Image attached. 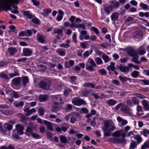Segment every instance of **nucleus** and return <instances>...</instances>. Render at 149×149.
Here are the masks:
<instances>
[{"label": "nucleus", "instance_id": "obj_24", "mask_svg": "<svg viewBox=\"0 0 149 149\" xmlns=\"http://www.w3.org/2000/svg\"><path fill=\"white\" fill-rule=\"evenodd\" d=\"M79 110V112L80 113H84V114H86L88 113L89 111L88 109L86 108H83L81 109L77 108L76 110Z\"/></svg>", "mask_w": 149, "mask_h": 149}, {"label": "nucleus", "instance_id": "obj_36", "mask_svg": "<svg viewBox=\"0 0 149 149\" xmlns=\"http://www.w3.org/2000/svg\"><path fill=\"white\" fill-rule=\"evenodd\" d=\"M139 16L141 17H143L145 16L146 17H149V13H143V12H139Z\"/></svg>", "mask_w": 149, "mask_h": 149}, {"label": "nucleus", "instance_id": "obj_57", "mask_svg": "<svg viewBox=\"0 0 149 149\" xmlns=\"http://www.w3.org/2000/svg\"><path fill=\"white\" fill-rule=\"evenodd\" d=\"M32 22L36 24H39L40 22L39 19L36 17L33 18L32 19Z\"/></svg>", "mask_w": 149, "mask_h": 149}, {"label": "nucleus", "instance_id": "obj_15", "mask_svg": "<svg viewBox=\"0 0 149 149\" xmlns=\"http://www.w3.org/2000/svg\"><path fill=\"white\" fill-rule=\"evenodd\" d=\"M143 107V108L146 111L149 110V102L146 100H143L141 101Z\"/></svg>", "mask_w": 149, "mask_h": 149}, {"label": "nucleus", "instance_id": "obj_27", "mask_svg": "<svg viewBox=\"0 0 149 149\" xmlns=\"http://www.w3.org/2000/svg\"><path fill=\"white\" fill-rule=\"evenodd\" d=\"M101 57L103 59L105 63L108 62L111 59L109 58V56L106 55L105 53L102 54Z\"/></svg>", "mask_w": 149, "mask_h": 149}, {"label": "nucleus", "instance_id": "obj_3", "mask_svg": "<svg viewBox=\"0 0 149 149\" xmlns=\"http://www.w3.org/2000/svg\"><path fill=\"white\" fill-rule=\"evenodd\" d=\"M40 87L43 89L47 90L50 88L51 81L47 79H45L40 81L39 84Z\"/></svg>", "mask_w": 149, "mask_h": 149}, {"label": "nucleus", "instance_id": "obj_44", "mask_svg": "<svg viewBox=\"0 0 149 149\" xmlns=\"http://www.w3.org/2000/svg\"><path fill=\"white\" fill-rule=\"evenodd\" d=\"M19 73L18 71H15L14 73H11L9 74V75L10 78H12L14 77L19 76Z\"/></svg>", "mask_w": 149, "mask_h": 149}, {"label": "nucleus", "instance_id": "obj_34", "mask_svg": "<svg viewBox=\"0 0 149 149\" xmlns=\"http://www.w3.org/2000/svg\"><path fill=\"white\" fill-rule=\"evenodd\" d=\"M83 86L84 87H90L92 88H94L95 85L92 83H86L84 84Z\"/></svg>", "mask_w": 149, "mask_h": 149}, {"label": "nucleus", "instance_id": "obj_55", "mask_svg": "<svg viewBox=\"0 0 149 149\" xmlns=\"http://www.w3.org/2000/svg\"><path fill=\"white\" fill-rule=\"evenodd\" d=\"M111 82L117 86H120V82L117 80H113Z\"/></svg>", "mask_w": 149, "mask_h": 149}, {"label": "nucleus", "instance_id": "obj_38", "mask_svg": "<svg viewBox=\"0 0 149 149\" xmlns=\"http://www.w3.org/2000/svg\"><path fill=\"white\" fill-rule=\"evenodd\" d=\"M95 60L96 64L98 65L102 64L103 63L101 59L99 57L96 58L95 59Z\"/></svg>", "mask_w": 149, "mask_h": 149}, {"label": "nucleus", "instance_id": "obj_31", "mask_svg": "<svg viewBox=\"0 0 149 149\" xmlns=\"http://www.w3.org/2000/svg\"><path fill=\"white\" fill-rule=\"evenodd\" d=\"M8 50L11 55H14L17 52V49L15 48H8Z\"/></svg>", "mask_w": 149, "mask_h": 149}, {"label": "nucleus", "instance_id": "obj_14", "mask_svg": "<svg viewBox=\"0 0 149 149\" xmlns=\"http://www.w3.org/2000/svg\"><path fill=\"white\" fill-rule=\"evenodd\" d=\"M32 50L29 48H25L23 49V54L25 56H29L32 55Z\"/></svg>", "mask_w": 149, "mask_h": 149}, {"label": "nucleus", "instance_id": "obj_16", "mask_svg": "<svg viewBox=\"0 0 149 149\" xmlns=\"http://www.w3.org/2000/svg\"><path fill=\"white\" fill-rule=\"evenodd\" d=\"M117 119L118 122L120 123L122 126H125L128 123V121L127 120L124 119L120 116H117Z\"/></svg>", "mask_w": 149, "mask_h": 149}, {"label": "nucleus", "instance_id": "obj_17", "mask_svg": "<svg viewBox=\"0 0 149 149\" xmlns=\"http://www.w3.org/2000/svg\"><path fill=\"white\" fill-rule=\"evenodd\" d=\"M68 139L69 140L67 139V138L65 136L63 135L60 136L59 137V139L60 141L64 144L69 142V141H70V137H68Z\"/></svg>", "mask_w": 149, "mask_h": 149}, {"label": "nucleus", "instance_id": "obj_1", "mask_svg": "<svg viewBox=\"0 0 149 149\" xmlns=\"http://www.w3.org/2000/svg\"><path fill=\"white\" fill-rule=\"evenodd\" d=\"M127 54L130 57H132V61L135 64H140L141 62L138 61L139 56L137 52L134 50L132 48H129L127 50Z\"/></svg>", "mask_w": 149, "mask_h": 149}, {"label": "nucleus", "instance_id": "obj_13", "mask_svg": "<svg viewBox=\"0 0 149 149\" xmlns=\"http://www.w3.org/2000/svg\"><path fill=\"white\" fill-rule=\"evenodd\" d=\"M113 6L112 5H110L104 7V12L107 14L109 15L113 10Z\"/></svg>", "mask_w": 149, "mask_h": 149}, {"label": "nucleus", "instance_id": "obj_56", "mask_svg": "<svg viewBox=\"0 0 149 149\" xmlns=\"http://www.w3.org/2000/svg\"><path fill=\"white\" fill-rule=\"evenodd\" d=\"M128 60V59L127 58L125 57L124 58H120V61L121 63H125L127 62Z\"/></svg>", "mask_w": 149, "mask_h": 149}, {"label": "nucleus", "instance_id": "obj_26", "mask_svg": "<svg viewBox=\"0 0 149 149\" xmlns=\"http://www.w3.org/2000/svg\"><path fill=\"white\" fill-rule=\"evenodd\" d=\"M134 19L131 17H129L125 21V23L127 25H129L132 24Z\"/></svg>", "mask_w": 149, "mask_h": 149}, {"label": "nucleus", "instance_id": "obj_10", "mask_svg": "<svg viewBox=\"0 0 149 149\" xmlns=\"http://www.w3.org/2000/svg\"><path fill=\"white\" fill-rule=\"evenodd\" d=\"M117 69H119L121 72L126 74L128 73L130 68L127 66H123L121 65H118L117 66Z\"/></svg>", "mask_w": 149, "mask_h": 149}, {"label": "nucleus", "instance_id": "obj_41", "mask_svg": "<svg viewBox=\"0 0 149 149\" xmlns=\"http://www.w3.org/2000/svg\"><path fill=\"white\" fill-rule=\"evenodd\" d=\"M86 69L92 72L94 70V67L93 66L88 65V63H86Z\"/></svg>", "mask_w": 149, "mask_h": 149}, {"label": "nucleus", "instance_id": "obj_53", "mask_svg": "<svg viewBox=\"0 0 149 149\" xmlns=\"http://www.w3.org/2000/svg\"><path fill=\"white\" fill-rule=\"evenodd\" d=\"M16 130H13V137L15 139H19V137L18 136V135L17 134V133L16 132Z\"/></svg>", "mask_w": 149, "mask_h": 149}, {"label": "nucleus", "instance_id": "obj_50", "mask_svg": "<svg viewBox=\"0 0 149 149\" xmlns=\"http://www.w3.org/2000/svg\"><path fill=\"white\" fill-rule=\"evenodd\" d=\"M98 71L100 74L102 75H106L107 73L104 69H100L98 70Z\"/></svg>", "mask_w": 149, "mask_h": 149}, {"label": "nucleus", "instance_id": "obj_46", "mask_svg": "<svg viewBox=\"0 0 149 149\" xmlns=\"http://www.w3.org/2000/svg\"><path fill=\"white\" fill-rule=\"evenodd\" d=\"M38 111L40 116H42L43 115L45 112V110L43 108H39Z\"/></svg>", "mask_w": 149, "mask_h": 149}, {"label": "nucleus", "instance_id": "obj_19", "mask_svg": "<svg viewBox=\"0 0 149 149\" xmlns=\"http://www.w3.org/2000/svg\"><path fill=\"white\" fill-rule=\"evenodd\" d=\"M12 83L15 86H18L20 84L21 82L20 77H16L12 80Z\"/></svg>", "mask_w": 149, "mask_h": 149}, {"label": "nucleus", "instance_id": "obj_43", "mask_svg": "<svg viewBox=\"0 0 149 149\" xmlns=\"http://www.w3.org/2000/svg\"><path fill=\"white\" fill-rule=\"evenodd\" d=\"M63 31L61 29H55L54 30V33L55 34L57 33L58 35L61 34L62 33H63Z\"/></svg>", "mask_w": 149, "mask_h": 149}, {"label": "nucleus", "instance_id": "obj_59", "mask_svg": "<svg viewBox=\"0 0 149 149\" xmlns=\"http://www.w3.org/2000/svg\"><path fill=\"white\" fill-rule=\"evenodd\" d=\"M72 39L74 43H76L77 42V34L75 33H74L72 36Z\"/></svg>", "mask_w": 149, "mask_h": 149}, {"label": "nucleus", "instance_id": "obj_4", "mask_svg": "<svg viewBox=\"0 0 149 149\" xmlns=\"http://www.w3.org/2000/svg\"><path fill=\"white\" fill-rule=\"evenodd\" d=\"M19 3L18 0H4L3 3V7L9 10L10 7L14 3L17 4Z\"/></svg>", "mask_w": 149, "mask_h": 149}, {"label": "nucleus", "instance_id": "obj_9", "mask_svg": "<svg viewBox=\"0 0 149 149\" xmlns=\"http://www.w3.org/2000/svg\"><path fill=\"white\" fill-rule=\"evenodd\" d=\"M45 36L40 33H38L37 35V40L40 43L43 44L45 43Z\"/></svg>", "mask_w": 149, "mask_h": 149}, {"label": "nucleus", "instance_id": "obj_37", "mask_svg": "<svg viewBox=\"0 0 149 149\" xmlns=\"http://www.w3.org/2000/svg\"><path fill=\"white\" fill-rule=\"evenodd\" d=\"M137 144L135 141H133L130 144L129 149H134L137 147Z\"/></svg>", "mask_w": 149, "mask_h": 149}, {"label": "nucleus", "instance_id": "obj_18", "mask_svg": "<svg viewBox=\"0 0 149 149\" xmlns=\"http://www.w3.org/2000/svg\"><path fill=\"white\" fill-rule=\"evenodd\" d=\"M43 123L47 126V128L50 131L53 130L52 123L46 120H43Z\"/></svg>", "mask_w": 149, "mask_h": 149}, {"label": "nucleus", "instance_id": "obj_64", "mask_svg": "<svg viewBox=\"0 0 149 149\" xmlns=\"http://www.w3.org/2000/svg\"><path fill=\"white\" fill-rule=\"evenodd\" d=\"M19 35L20 36H28V35L25 32V30L24 31H21L19 34Z\"/></svg>", "mask_w": 149, "mask_h": 149}, {"label": "nucleus", "instance_id": "obj_12", "mask_svg": "<svg viewBox=\"0 0 149 149\" xmlns=\"http://www.w3.org/2000/svg\"><path fill=\"white\" fill-rule=\"evenodd\" d=\"M119 14L117 12L113 13L110 16L112 21L114 22L118 20Z\"/></svg>", "mask_w": 149, "mask_h": 149}, {"label": "nucleus", "instance_id": "obj_54", "mask_svg": "<svg viewBox=\"0 0 149 149\" xmlns=\"http://www.w3.org/2000/svg\"><path fill=\"white\" fill-rule=\"evenodd\" d=\"M135 139L137 140V142L138 143H139L142 141V138L140 135H137L135 137Z\"/></svg>", "mask_w": 149, "mask_h": 149}, {"label": "nucleus", "instance_id": "obj_35", "mask_svg": "<svg viewBox=\"0 0 149 149\" xmlns=\"http://www.w3.org/2000/svg\"><path fill=\"white\" fill-rule=\"evenodd\" d=\"M47 98V95H41L40 96L39 100L40 102H42L45 101Z\"/></svg>", "mask_w": 149, "mask_h": 149}, {"label": "nucleus", "instance_id": "obj_28", "mask_svg": "<svg viewBox=\"0 0 149 149\" xmlns=\"http://www.w3.org/2000/svg\"><path fill=\"white\" fill-rule=\"evenodd\" d=\"M131 99L133 104L135 105L139 104V100L136 97H132Z\"/></svg>", "mask_w": 149, "mask_h": 149}, {"label": "nucleus", "instance_id": "obj_8", "mask_svg": "<svg viewBox=\"0 0 149 149\" xmlns=\"http://www.w3.org/2000/svg\"><path fill=\"white\" fill-rule=\"evenodd\" d=\"M122 112L124 114L127 115L131 114V109L125 105H123L120 108Z\"/></svg>", "mask_w": 149, "mask_h": 149}, {"label": "nucleus", "instance_id": "obj_11", "mask_svg": "<svg viewBox=\"0 0 149 149\" xmlns=\"http://www.w3.org/2000/svg\"><path fill=\"white\" fill-rule=\"evenodd\" d=\"M16 127L18 130H17L16 132L18 135H22L24 134L23 130L24 129V127L21 125L17 124L16 125Z\"/></svg>", "mask_w": 149, "mask_h": 149}, {"label": "nucleus", "instance_id": "obj_63", "mask_svg": "<svg viewBox=\"0 0 149 149\" xmlns=\"http://www.w3.org/2000/svg\"><path fill=\"white\" fill-rule=\"evenodd\" d=\"M91 29L92 30L95 32V33L97 34V35H98L99 33V32L98 29L96 28L95 27H91Z\"/></svg>", "mask_w": 149, "mask_h": 149}, {"label": "nucleus", "instance_id": "obj_32", "mask_svg": "<svg viewBox=\"0 0 149 149\" xmlns=\"http://www.w3.org/2000/svg\"><path fill=\"white\" fill-rule=\"evenodd\" d=\"M140 72H139L134 70L131 73V76L133 78H136L139 76Z\"/></svg>", "mask_w": 149, "mask_h": 149}, {"label": "nucleus", "instance_id": "obj_29", "mask_svg": "<svg viewBox=\"0 0 149 149\" xmlns=\"http://www.w3.org/2000/svg\"><path fill=\"white\" fill-rule=\"evenodd\" d=\"M139 6L144 10H149V6L144 3H140Z\"/></svg>", "mask_w": 149, "mask_h": 149}, {"label": "nucleus", "instance_id": "obj_23", "mask_svg": "<svg viewBox=\"0 0 149 149\" xmlns=\"http://www.w3.org/2000/svg\"><path fill=\"white\" fill-rule=\"evenodd\" d=\"M51 10L50 8H46L42 10V12L41 14L44 16H47L49 13H51Z\"/></svg>", "mask_w": 149, "mask_h": 149}, {"label": "nucleus", "instance_id": "obj_49", "mask_svg": "<svg viewBox=\"0 0 149 149\" xmlns=\"http://www.w3.org/2000/svg\"><path fill=\"white\" fill-rule=\"evenodd\" d=\"M31 136L33 138L35 139H38L41 138L40 136L36 133H33Z\"/></svg>", "mask_w": 149, "mask_h": 149}, {"label": "nucleus", "instance_id": "obj_52", "mask_svg": "<svg viewBox=\"0 0 149 149\" xmlns=\"http://www.w3.org/2000/svg\"><path fill=\"white\" fill-rule=\"evenodd\" d=\"M141 133L142 134H143L144 136L146 137L147 136V134H149V130L144 129L142 131H141Z\"/></svg>", "mask_w": 149, "mask_h": 149}, {"label": "nucleus", "instance_id": "obj_5", "mask_svg": "<svg viewBox=\"0 0 149 149\" xmlns=\"http://www.w3.org/2000/svg\"><path fill=\"white\" fill-rule=\"evenodd\" d=\"M72 102L74 105L77 106H80L82 105H85L86 104L85 100L79 97L73 98L72 101Z\"/></svg>", "mask_w": 149, "mask_h": 149}, {"label": "nucleus", "instance_id": "obj_20", "mask_svg": "<svg viewBox=\"0 0 149 149\" xmlns=\"http://www.w3.org/2000/svg\"><path fill=\"white\" fill-rule=\"evenodd\" d=\"M117 101L112 99H110L106 102V104L109 106H113L115 105Z\"/></svg>", "mask_w": 149, "mask_h": 149}, {"label": "nucleus", "instance_id": "obj_42", "mask_svg": "<svg viewBox=\"0 0 149 149\" xmlns=\"http://www.w3.org/2000/svg\"><path fill=\"white\" fill-rule=\"evenodd\" d=\"M87 34V32L86 31H81L79 36L80 39L82 40L83 39V36L86 35Z\"/></svg>", "mask_w": 149, "mask_h": 149}, {"label": "nucleus", "instance_id": "obj_30", "mask_svg": "<svg viewBox=\"0 0 149 149\" xmlns=\"http://www.w3.org/2000/svg\"><path fill=\"white\" fill-rule=\"evenodd\" d=\"M56 52L58 54L62 56H64L65 54V49L63 50H61L60 49H58L56 50Z\"/></svg>", "mask_w": 149, "mask_h": 149}, {"label": "nucleus", "instance_id": "obj_25", "mask_svg": "<svg viewBox=\"0 0 149 149\" xmlns=\"http://www.w3.org/2000/svg\"><path fill=\"white\" fill-rule=\"evenodd\" d=\"M86 63H88V65L90 64V65L93 66L94 67H96L97 66L96 64L94 62L92 58H88Z\"/></svg>", "mask_w": 149, "mask_h": 149}, {"label": "nucleus", "instance_id": "obj_33", "mask_svg": "<svg viewBox=\"0 0 149 149\" xmlns=\"http://www.w3.org/2000/svg\"><path fill=\"white\" fill-rule=\"evenodd\" d=\"M13 104L16 107H19L24 105V102L23 101H20L19 102H14L13 103Z\"/></svg>", "mask_w": 149, "mask_h": 149}, {"label": "nucleus", "instance_id": "obj_6", "mask_svg": "<svg viewBox=\"0 0 149 149\" xmlns=\"http://www.w3.org/2000/svg\"><path fill=\"white\" fill-rule=\"evenodd\" d=\"M16 123L15 120H11L8 122L7 123L4 124L3 126L5 129L10 131L13 129L12 125Z\"/></svg>", "mask_w": 149, "mask_h": 149}, {"label": "nucleus", "instance_id": "obj_40", "mask_svg": "<svg viewBox=\"0 0 149 149\" xmlns=\"http://www.w3.org/2000/svg\"><path fill=\"white\" fill-rule=\"evenodd\" d=\"M29 82V78L27 77H24L22 80V84L23 86H25Z\"/></svg>", "mask_w": 149, "mask_h": 149}, {"label": "nucleus", "instance_id": "obj_51", "mask_svg": "<svg viewBox=\"0 0 149 149\" xmlns=\"http://www.w3.org/2000/svg\"><path fill=\"white\" fill-rule=\"evenodd\" d=\"M147 148H149V143L148 142L145 143L141 146V149H145Z\"/></svg>", "mask_w": 149, "mask_h": 149}, {"label": "nucleus", "instance_id": "obj_47", "mask_svg": "<svg viewBox=\"0 0 149 149\" xmlns=\"http://www.w3.org/2000/svg\"><path fill=\"white\" fill-rule=\"evenodd\" d=\"M60 109V108H58L57 106H54L52 107L51 111L52 112L56 113L58 110Z\"/></svg>", "mask_w": 149, "mask_h": 149}, {"label": "nucleus", "instance_id": "obj_45", "mask_svg": "<svg viewBox=\"0 0 149 149\" xmlns=\"http://www.w3.org/2000/svg\"><path fill=\"white\" fill-rule=\"evenodd\" d=\"M111 3L113 4V8H118L120 6V4L117 1H112L111 2Z\"/></svg>", "mask_w": 149, "mask_h": 149}, {"label": "nucleus", "instance_id": "obj_21", "mask_svg": "<svg viewBox=\"0 0 149 149\" xmlns=\"http://www.w3.org/2000/svg\"><path fill=\"white\" fill-rule=\"evenodd\" d=\"M33 127L31 128L30 127H28L26 130L25 134L28 136H30L33 134Z\"/></svg>", "mask_w": 149, "mask_h": 149}, {"label": "nucleus", "instance_id": "obj_7", "mask_svg": "<svg viewBox=\"0 0 149 149\" xmlns=\"http://www.w3.org/2000/svg\"><path fill=\"white\" fill-rule=\"evenodd\" d=\"M110 141L114 143H122L125 144L126 141L125 139L123 138H119L116 137L114 138H111Z\"/></svg>", "mask_w": 149, "mask_h": 149}, {"label": "nucleus", "instance_id": "obj_2", "mask_svg": "<svg viewBox=\"0 0 149 149\" xmlns=\"http://www.w3.org/2000/svg\"><path fill=\"white\" fill-rule=\"evenodd\" d=\"M104 125V126L103 127V130L104 131L107 130L111 132L116 129L115 124L110 120L105 121Z\"/></svg>", "mask_w": 149, "mask_h": 149}, {"label": "nucleus", "instance_id": "obj_22", "mask_svg": "<svg viewBox=\"0 0 149 149\" xmlns=\"http://www.w3.org/2000/svg\"><path fill=\"white\" fill-rule=\"evenodd\" d=\"M115 63L113 62H111L110 65L107 67V69L109 71L110 70L114 71L116 70V68L115 67Z\"/></svg>", "mask_w": 149, "mask_h": 149}, {"label": "nucleus", "instance_id": "obj_61", "mask_svg": "<svg viewBox=\"0 0 149 149\" xmlns=\"http://www.w3.org/2000/svg\"><path fill=\"white\" fill-rule=\"evenodd\" d=\"M127 104L130 107H132L133 106L132 101L130 100H128L126 101Z\"/></svg>", "mask_w": 149, "mask_h": 149}, {"label": "nucleus", "instance_id": "obj_58", "mask_svg": "<svg viewBox=\"0 0 149 149\" xmlns=\"http://www.w3.org/2000/svg\"><path fill=\"white\" fill-rule=\"evenodd\" d=\"M77 28H81L82 29H86V26L84 24H77Z\"/></svg>", "mask_w": 149, "mask_h": 149}, {"label": "nucleus", "instance_id": "obj_62", "mask_svg": "<svg viewBox=\"0 0 149 149\" xmlns=\"http://www.w3.org/2000/svg\"><path fill=\"white\" fill-rule=\"evenodd\" d=\"M0 77L5 79H9L7 75L4 73H1L0 74Z\"/></svg>", "mask_w": 149, "mask_h": 149}, {"label": "nucleus", "instance_id": "obj_39", "mask_svg": "<svg viewBox=\"0 0 149 149\" xmlns=\"http://www.w3.org/2000/svg\"><path fill=\"white\" fill-rule=\"evenodd\" d=\"M122 130H119L118 131H116V132H114L112 134V136L114 137L116 136V137H119L120 136L121 132V131H122Z\"/></svg>", "mask_w": 149, "mask_h": 149}, {"label": "nucleus", "instance_id": "obj_48", "mask_svg": "<svg viewBox=\"0 0 149 149\" xmlns=\"http://www.w3.org/2000/svg\"><path fill=\"white\" fill-rule=\"evenodd\" d=\"M118 78L120 80L123 82H126L128 80L127 78L125 77L120 76Z\"/></svg>", "mask_w": 149, "mask_h": 149}, {"label": "nucleus", "instance_id": "obj_60", "mask_svg": "<svg viewBox=\"0 0 149 149\" xmlns=\"http://www.w3.org/2000/svg\"><path fill=\"white\" fill-rule=\"evenodd\" d=\"M60 46L63 48H67L70 46V45L67 43H62L60 44Z\"/></svg>", "mask_w": 149, "mask_h": 149}]
</instances>
